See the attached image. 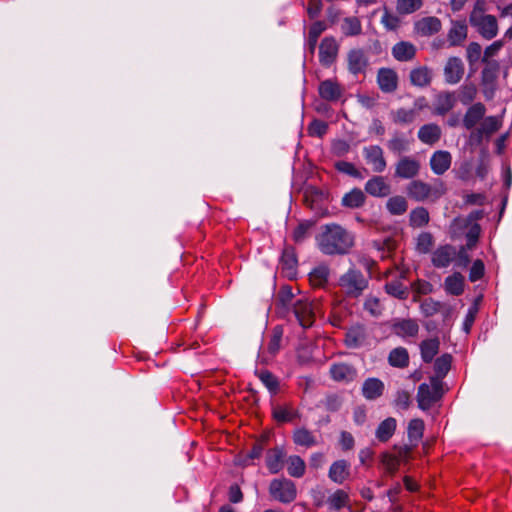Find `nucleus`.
Wrapping results in <instances>:
<instances>
[{
    "mask_svg": "<svg viewBox=\"0 0 512 512\" xmlns=\"http://www.w3.org/2000/svg\"><path fill=\"white\" fill-rule=\"evenodd\" d=\"M319 250L325 255H344L354 245V235L344 227L332 223L321 227L316 236Z\"/></svg>",
    "mask_w": 512,
    "mask_h": 512,
    "instance_id": "f257e3e1",
    "label": "nucleus"
},
{
    "mask_svg": "<svg viewBox=\"0 0 512 512\" xmlns=\"http://www.w3.org/2000/svg\"><path fill=\"white\" fill-rule=\"evenodd\" d=\"M338 286L346 297L358 298L368 287V280L360 270L350 268L340 276Z\"/></svg>",
    "mask_w": 512,
    "mask_h": 512,
    "instance_id": "f03ea898",
    "label": "nucleus"
},
{
    "mask_svg": "<svg viewBox=\"0 0 512 512\" xmlns=\"http://www.w3.org/2000/svg\"><path fill=\"white\" fill-rule=\"evenodd\" d=\"M443 395L442 382L432 378L430 384L422 383L418 387L417 402L421 410L430 409Z\"/></svg>",
    "mask_w": 512,
    "mask_h": 512,
    "instance_id": "7ed1b4c3",
    "label": "nucleus"
},
{
    "mask_svg": "<svg viewBox=\"0 0 512 512\" xmlns=\"http://www.w3.org/2000/svg\"><path fill=\"white\" fill-rule=\"evenodd\" d=\"M270 495L281 503H291L297 496L295 484L286 478L274 479L269 486Z\"/></svg>",
    "mask_w": 512,
    "mask_h": 512,
    "instance_id": "20e7f679",
    "label": "nucleus"
},
{
    "mask_svg": "<svg viewBox=\"0 0 512 512\" xmlns=\"http://www.w3.org/2000/svg\"><path fill=\"white\" fill-rule=\"evenodd\" d=\"M293 313L303 328H309L315 321L314 304L305 296L295 299Z\"/></svg>",
    "mask_w": 512,
    "mask_h": 512,
    "instance_id": "39448f33",
    "label": "nucleus"
},
{
    "mask_svg": "<svg viewBox=\"0 0 512 512\" xmlns=\"http://www.w3.org/2000/svg\"><path fill=\"white\" fill-rule=\"evenodd\" d=\"M421 163L412 156H402L395 164L394 177L399 179H414L420 173Z\"/></svg>",
    "mask_w": 512,
    "mask_h": 512,
    "instance_id": "423d86ee",
    "label": "nucleus"
},
{
    "mask_svg": "<svg viewBox=\"0 0 512 512\" xmlns=\"http://www.w3.org/2000/svg\"><path fill=\"white\" fill-rule=\"evenodd\" d=\"M501 124V120L497 116L484 117L480 125L471 132L470 138L478 143L483 139H489L500 129Z\"/></svg>",
    "mask_w": 512,
    "mask_h": 512,
    "instance_id": "0eeeda50",
    "label": "nucleus"
},
{
    "mask_svg": "<svg viewBox=\"0 0 512 512\" xmlns=\"http://www.w3.org/2000/svg\"><path fill=\"white\" fill-rule=\"evenodd\" d=\"M346 60L348 71L355 76L364 74L369 66L368 56L361 48L350 49Z\"/></svg>",
    "mask_w": 512,
    "mask_h": 512,
    "instance_id": "6e6552de",
    "label": "nucleus"
},
{
    "mask_svg": "<svg viewBox=\"0 0 512 512\" xmlns=\"http://www.w3.org/2000/svg\"><path fill=\"white\" fill-rule=\"evenodd\" d=\"M366 163L375 173H382L387 167L384 151L379 145L365 146L362 150Z\"/></svg>",
    "mask_w": 512,
    "mask_h": 512,
    "instance_id": "1a4fd4ad",
    "label": "nucleus"
},
{
    "mask_svg": "<svg viewBox=\"0 0 512 512\" xmlns=\"http://www.w3.org/2000/svg\"><path fill=\"white\" fill-rule=\"evenodd\" d=\"M471 26L485 39L491 40L498 34L497 19L493 15L480 16L469 21Z\"/></svg>",
    "mask_w": 512,
    "mask_h": 512,
    "instance_id": "9d476101",
    "label": "nucleus"
},
{
    "mask_svg": "<svg viewBox=\"0 0 512 512\" xmlns=\"http://www.w3.org/2000/svg\"><path fill=\"white\" fill-rule=\"evenodd\" d=\"M425 107V99L423 97L414 101V107L411 109L399 108L391 111V119L394 123L404 125L413 123L419 112Z\"/></svg>",
    "mask_w": 512,
    "mask_h": 512,
    "instance_id": "9b49d317",
    "label": "nucleus"
},
{
    "mask_svg": "<svg viewBox=\"0 0 512 512\" xmlns=\"http://www.w3.org/2000/svg\"><path fill=\"white\" fill-rule=\"evenodd\" d=\"M338 52L339 44L334 37L329 36L323 38L319 45L320 63L325 67L331 66L335 62Z\"/></svg>",
    "mask_w": 512,
    "mask_h": 512,
    "instance_id": "f8f14e48",
    "label": "nucleus"
},
{
    "mask_svg": "<svg viewBox=\"0 0 512 512\" xmlns=\"http://www.w3.org/2000/svg\"><path fill=\"white\" fill-rule=\"evenodd\" d=\"M486 114V107L483 103L477 102L471 105L464 114L462 124L465 129L471 132L477 128L476 125L482 122Z\"/></svg>",
    "mask_w": 512,
    "mask_h": 512,
    "instance_id": "ddd939ff",
    "label": "nucleus"
},
{
    "mask_svg": "<svg viewBox=\"0 0 512 512\" xmlns=\"http://www.w3.org/2000/svg\"><path fill=\"white\" fill-rule=\"evenodd\" d=\"M463 61L458 57H450L444 67V78L446 83L454 85L461 81L464 75Z\"/></svg>",
    "mask_w": 512,
    "mask_h": 512,
    "instance_id": "4468645a",
    "label": "nucleus"
},
{
    "mask_svg": "<svg viewBox=\"0 0 512 512\" xmlns=\"http://www.w3.org/2000/svg\"><path fill=\"white\" fill-rule=\"evenodd\" d=\"M456 257V249L452 245L446 244L439 246L432 253V264L436 268H446Z\"/></svg>",
    "mask_w": 512,
    "mask_h": 512,
    "instance_id": "2eb2a0df",
    "label": "nucleus"
},
{
    "mask_svg": "<svg viewBox=\"0 0 512 512\" xmlns=\"http://www.w3.org/2000/svg\"><path fill=\"white\" fill-rule=\"evenodd\" d=\"M456 96L453 92H440L435 96L433 103V113L444 116L456 105Z\"/></svg>",
    "mask_w": 512,
    "mask_h": 512,
    "instance_id": "dca6fc26",
    "label": "nucleus"
},
{
    "mask_svg": "<svg viewBox=\"0 0 512 512\" xmlns=\"http://www.w3.org/2000/svg\"><path fill=\"white\" fill-rule=\"evenodd\" d=\"M377 83L382 92L392 93L398 86V75L391 68H380L377 73Z\"/></svg>",
    "mask_w": 512,
    "mask_h": 512,
    "instance_id": "f3484780",
    "label": "nucleus"
},
{
    "mask_svg": "<svg viewBox=\"0 0 512 512\" xmlns=\"http://www.w3.org/2000/svg\"><path fill=\"white\" fill-rule=\"evenodd\" d=\"M408 196L418 202L427 200L433 194L432 187L421 180L411 181L406 188Z\"/></svg>",
    "mask_w": 512,
    "mask_h": 512,
    "instance_id": "a211bd4d",
    "label": "nucleus"
},
{
    "mask_svg": "<svg viewBox=\"0 0 512 512\" xmlns=\"http://www.w3.org/2000/svg\"><path fill=\"white\" fill-rule=\"evenodd\" d=\"M365 192L373 197L383 198L391 193V187L382 176H373L365 184Z\"/></svg>",
    "mask_w": 512,
    "mask_h": 512,
    "instance_id": "6ab92c4d",
    "label": "nucleus"
},
{
    "mask_svg": "<svg viewBox=\"0 0 512 512\" xmlns=\"http://www.w3.org/2000/svg\"><path fill=\"white\" fill-rule=\"evenodd\" d=\"M319 95L322 99L329 102L338 101L343 95V89L336 81L327 79L319 84Z\"/></svg>",
    "mask_w": 512,
    "mask_h": 512,
    "instance_id": "aec40b11",
    "label": "nucleus"
},
{
    "mask_svg": "<svg viewBox=\"0 0 512 512\" xmlns=\"http://www.w3.org/2000/svg\"><path fill=\"white\" fill-rule=\"evenodd\" d=\"M330 375L335 381L348 383L356 378L357 371L350 364L336 363L331 366Z\"/></svg>",
    "mask_w": 512,
    "mask_h": 512,
    "instance_id": "412c9836",
    "label": "nucleus"
},
{
    "mask_svg": "<svg viewBox=\"0 0 512 512\" xmlns=\"http://www.w3.org/2000/svg\"><path fill=\"white\" fill-rule=\"evenodd\" d=\"M452 157L448 151L438 150L430 158V167L434 174L442 175L451 166Z\"/></svg>",
    "mask_w": 512,
    "mask_h": 512,
    "instance_id": "4be33fe9",
    "label": "nucleus"
},
{
    "mask_svg": "<svg viewBox=\"0 0 512 512\" xmlns=\"http://www.w3.org/2000/svg\"><path fill=\"white\" fill-rule=\"evenodd\" d=\"M350 465L346 460H337L329 468L328 477L336 484L344 483L350 476Z\"/></svg>",
    "mask_w": 512,
    "mask_h": 512,
    "instance_id": "5701e85b",
    "label": "nucleus"
},
{
    "mask_svg": "<svg viewBox=\"0 0 512 512\" xmlns=\"http://www.w3.org/2000/svg\"><path fill=\"white\" fill-rule=\"evenodd\" d=\"M297 258L295 251L292 247H286L283 250L280 265L282 272L289 278H293L297 273Z\"/></svg>",
    "mask_w": 512,
    "mask_h": 512,
    "instance_id": "b1692460",
    "label": "nucleus"
},
{
    "mask_svg": "<svg viewBox=\"0 0 512 512\" xmlns=\"http://www.w3.org/2000/svg\"><path fill=\"white\" fill-rule=\"evenodd\" d=\"M392 329L399 337H415L418 334L419 325L413 319H400L393 323Z\"/></svg>",
    "mask_w": 512,
    "mask_h": 512,
    "instance_id": "393cba45",
    "label": "nucleus"
},
{
    "mask_svg": "<svg viewBox=\"0 0 512 512\" xmlns=\"http://www.w3.org/2000/svg\"><path fill=\"white\" fill-rule=\"evenodd\" d=\"M286 452L282 447L270 449L266 454V465L270 473L276 474L282 470Z\"/></svg>",
    "mask_w": 512,
    "mask_h": 512,
    "instance_id": "a878e982",
    "label": "nucleus"
},
{
    "mask_svg": "<svg viewBox=\"0 0 512 512\" xmlns=\"http://www.w3.org/2000/svg\"><path fill=\"white\" fill-rule=\"evenodd\" d=\"M441 128L435 123L425 124L418 131L419 140L427 145H434L441 137Z\"/></svg>",
    "mask_w": 512,
    "mask_h": 512,
    "instance_id": "bb28decb",
    "label": "nucleus"
},
{
    "mask_svg": "<svg viewBox=\"0 0 512 512\" xmlns=\"http://www.w3.org/2000/svg\"><path fill=\"white\" fill-rule=\"evenodd\" d=\"M366 341V329L362 325L350 327L345 335V344L349 348H359Z\"/></svg>",
    "mask_w": 512,
    "mask_h": 512,
    "instance_id": "cd10ccee",
    "label": "nucleus"
},
{
    "mask_svg": "<svg viewBox=\"0 0 512 512\" xmlns=\"http://www.w3.org/2000/svg\"><path fill=\"white\" fill-rule=\"evenodd\" d=\"M392 55L398 61L407 62L415 57L416 47L410 42L400 41L393 46Z\"/></svg>",
    "mask_w": 512,
    "mask_h": 512,
    "instance_id": "c85d7f7f",
    "label": "nucleus"
},
{
    "mask_svg": "<svg viewBox=\"0 0 512 512\" xmlns=\"http://www.w3.org/2000/svg\"><path fill=\"white\" fill-rule=\"evenodd\" d=\"M384 391V383L378 378H368L362 385V394L367 400L379 398Z\"/></svg>",
    "mask_w": 512,
    "mask_h": 512,
    "instance_id": "c756f323",
    "label": "nucleus"
},
{
    "mask_svg": "<svg viewBox=\"0 0 512 512\" xmlns=\"http://www.w3.org/2000/svg\"><path fill=\"white\" fill-rule=\"evenodd\" d=\"M410 81L417 87H426L432 81V71L426 66L414 68L410 72Z\"/></svg>",
    "mask_w": 512,
    "mask_h": 512,
    "instance_id": "7c9ffc66",
    "label": "nucleus"
},
{
    "mask_svg": "<svg viewBox=\"0 0 512 512\" xmlns=\"http://www.w3.org/2000/svg\"><path fill=\"white\" fill-rule=\"evenodd\" d=\"M415 26L420 34L430 36L440 31L441 21L436 17H425L419 20Z\"/></svg>",
    "mask_w": 512,
    "mask_h": 512,
    "instance_id": "2f4dec72",
    "label": "nucleus"
},
{
    "mask_svg": "<svg viewBox=\"0 0 512 512\" xmlns=\"http://www.w3.org/2000/svg\"><path fill=\"white\" fill-rule=\"evenodd\" d=\"M340 29L344 36L354 37L362 33V24L358 17L349 16L342 20Z\"/></svg>",
    "mask_w": 512,
    "mask_h": 512,
    "instance_id": "473e14b6",
    "label": "nucleus"
},
{
    "mask_svg": "<svg viewBox=\"0 0 512 512\" xmlns=\"http://www.w3.org/2000/svg\"><path fill=\"white\" fill-rule=\"evenodd\" d=\"M396 430V420L388 417L383 420L377 427L375 435L380 442H387Z\"/></svg>",
    "mask_w": 512,
    "mask_h": 512,
    "instance_id": "72a5a7b5",
    "label": "nucleus"
},
{
    "mask_svg": "<svg viewBox=\"0 0 512 512\" xmlns=\"http://www.w3.org/2000/svg\"><path fill=\"white\" fill-rule=\"evenodd\" d=\"M329 275V267L325 264H320L309 273V280L314 287H324L328 282Z\"/></svg>",
    "mask_w": 512,
    "mask_h": 512,
    "instance_id": "f704fd0d",
    "label": "nucleus"
},
{
    "mask_svg": "<svg viewBox=\"0 0 512 512\" xmlns=\"http://www.w3.org/2000/svg\"><path fill=\"white\" fill-rule=\"evenodd\" d=\"M444 287L451 295H461L464 291V277L460 273L455 272L445 279Z\"/></svg>",
    "mask_w": 512,
    "mask_h": 512,
    "instance_id": "c9c22d12",
    "label": "nucleus"
},
{
    "mask_svg": "<svg viewBox=\"0 0 512 512\" xmlns=\"http://www.w3.org/2000/svg\"><path fill=\"white\" fill-rule=\"evenodd\" d=\"M440 342L437 338L424 340L420 344L421 357L426 363H430L439 351Z\"/></svg>",
    "mask_w": 512,
    "mask_h": 512,
    "instance_id": "e433bc0d",
    "label": "nucleus"
},
{
    "mask_svg": "<svg viewBox=\"0 0 512 512\" xmlns=\"http://www.w3.org/2000/svg\"><path fill=\"white\" fill-rule=\"evenodd\" d=\"M388 362L391 366L405 368L409 364V355L404 347H397L390 351Z\"/></svg>",
    "mask_w": 512,
    "mask_h": 512,
    "instance_id": "4c0bfd02",
    "label": "nucleus"
},
{
    "mask_svg": "<svg viewBox=\"0 0 512 512\" xmlns=\"http://www.w3.org/2000/svg\"><path fill=\"white\" fill-rule=\"evenodd\" d=\"M365 194L358 188L352 189L342 198V205L348 208H359L365 203Z\"/></svg>",
    "mask_w": 512,
    "mask_h": 512,
    "instance_id": "58836bf2",
    "label": "nucleus"
},
{
    "mask_svg": "<svg viewBox=\"0 0 512 512\" xmlns=\"http://www.w3.org/2000/svg\"><path fill=\"white\" fill-rule=\"evenodd\" d=\"M293 441L296 445L306 448L316 445V437L306 428H298L293 433Z\"/></svg>",
    "mask_w": 512,
    "mask_h": 512,
    "instance_id": "ea45409f",
    "label": "nucleus"
},
{
    "mask_svg": "<svg viewBox=\"0 0 512 512\" xmlns=\"http://www.w3.org/2000/svg\"><path fill=\"white\" fill-rule=\"evenodd\" d=\"M349 501V494L342 489L336 490L327 498V504L329 505V508L335 511L346 507Z\"/></svg>",
    "mask_w": 512,
    "mask_h": 512,
    "instance_id": "a19ab883",
    "label": "nucleus"
},
{
    "mask_svg": "<svg viewBox=\"0 0 512 512\" xmlns=\"http://www.w3.org/2000/svg\"><path fill=\"white\" fill-rule=\"evenodd\" d=\"M287 471L288 474L295 478H300L304 475L306 464L304 460L298 455H291L287 458Z\"/></svg>",
    "mask_w": 512,
    "mask_h": 512,
    "instance_id": "79ce46f5",
    "label": "nucleus"
},
{
    "mask_svg": "<svg viewBox=\"0 0 512 512\" xmlns=\"http://www.w3.org/2000/svg\"><path fill=\"white\" fill-rule=\"evenodd\" d=\"M429 212L424 207H417L410 212L409 223L414 228H421L429 223Z\"/></svg>",
    "mask_w": 512,
    "mask_h": 512,
    "instance_id": "37998d69",
    "label": "nucleus"
},
{
    "mask_svg": "<svg viewBox=\"0 0 512 512\" xmlns=\"http://www.w3.org/2000/svg\"><path fill=\"white\" fill-rule=\"evenodd\" d=\"M424 422L421 419H412L408 424L407 436L412 445H416L422 438Z\"/></svg>",
    "mask_w": 512,
    "mask_h": 512,
    "instance_id": "c03bdc74",
    "label": "nucleus"
},
{
    "mask_svg": "<svg viewBox=\"0 0 512 512\" xmlns=\"http://www.w3.org/2000/svg\"><path fill=\"white\" fill-rule=\"evenodd\" d=\"M386 208L392 215H402L407 211L408 203L403 196L397 195L387 200Z\"/></svg>",
    "mask_w": 512,
    "mask_h": 512,
    "instance_id": "a18cd8bd",
    "label": "nucleus"
},
{
    "mask_svg": "<svg viewBox=\"0 0 512 512\" xmlns=\"http://www.w3.org/2000/svg\"><path fill=\"white\" fill-rule=\"evenodd\" d=\"M467 37V26L464 23H455L448 34V40L452 46L459 45Z\"/></svg>",
    "mask_w": 512,
    "mask_h": 512,
    "instance_id": "49530a36",
    "label": "nucleus"
},
{
    "mask_svg": "<svg viewBox=\"0 0 512 512\" xmlns=\"http://www.w3.org/2000/svg\"><path fill=\"white\" fill-rule=\"evenodd\" d=\"M385 291L387 294L401 300L406 299L409 295L408 288L405 285H403L399 280L387 282L385 284Z\"/></svg>",
    "mask_w": 512,
    "mask_h": 512,
    "instance_id": "de8ad7c7",
    "label": "nucleus"
},
{
    "mask_svg": "<svg viewBox=\"0 0 512 512\" xmlns=\"http://www.w3.org/2000/svg\"><path fill=\"white\" fill-rule=\"evenodd\" d=\"M298 416L297 411L290 406H275L273 408V417L278 422H290Z\"/></svg>",
    "mask_w": 512,
    "mask_h": 512,
    "instance_id": "09e8293b",
    "label": "nucleus"
},
{
    "mask_svg": "<svg viewBox=\"0 0 512 512\" xmlns=\"http://www.w3.org/2000/svg\"><path fill=\"white\" fill-rule=\"evenodd\" d=\"M483 216V212L480 210H476L471 212L467 217H458L453 220L452 228L453 229H464L468 228L472 224H474L477 220L481 219Z\"/></svg>",
    "mask_w": 512,
    "mask_h": 512,
    "instance_id": "8fccbe9b",
    "label": "nucleus"
},
{
    "mask_svg": "<svg viewBox=\"0 0 512 512\" xmlns=\"http://www.w3.org/2000/svg\"><path fill=\"white\" fill-rule=\"evenodd\" d=\"M452 356L450 354H443L435 360L434 370L437 374V379H441L449 372L451 368Z\"/></svg>",
    "mask_w": 512,
    "mask_h": 512,
    "instance_id": "3c124183",
    "label": "nucleus"
},
{
    "mask_svg": "<svg viewBox=\"0 0 512 512\" xmlns=\"http://www.w3.org/2000/svg\"><path fill=\"white\" fill-rule=\"evenodd\" d=\"M434 244V239L431 233L422 232L416 240V250L419 253L427 254L431 251Z\"/></svg>",
    "mask_w": 512,
    "mask_h": 512,
    "instance_id": "603ef678",
    "label": "nucleus"
},
{
    "mask_svg": "<svg viewBox=\"0 0 512 512\" xmlns=\"http://www.w3.org/2000/svg\"><path fill=\"white\" fill-rule=\"evenodd\" d=\"M381 464H382L385 472L388 475L393 476L399 468L400 460L398 457H396L392 454L383 453L381 455Z\"/></svg>",
    "mask_w": 512,
    "mask_h": 512,
    "instance_id": "864d4df0",
    "label": "nucleus"
},
{
    "mask_svg": "<svg viewBox=\"0 0 512 512\" xmlns=\"http://www.w3.org/2000/svg\"><path fill=\"white\" fill-rule=\"evenodd\" d=\"M364 310L373 317L382 315L384 307L377 297L368 296L364 301Z\"/></svg>",
    "mask_w": 512,
    "mask_h": 512,
    "instance_id": "5fc2aeb1",
    "label": "nucleus"
},
{
    "mask_svg": "<svg viewBox=\"0 0 512 512\" xmlns=\"http://www.w3.org/2000/svg\"><path fill=\"white\" fill-rule=\"evenodd\" d=\"M283 336V329L280 326H276L272 330V334L268 343V352L271 355H275L279 352L281 347V340Z\"/></svg>",
    "mask_w": 512,
    "mask_h": 512,
    "instance_id": "6e6d98bb",
    "label": "nucleus"
},
{
    "mask_svg": "<svg viewBox=\"0 0 512 512\" xmlns=\"http://www.w3.org/2000/svg\"><path fill=\"white\" fill-rule=\"evenodd\" d=\"M335 168L344 174H347L351 177L357 178V179H363L364 176L360 170H358L355 165L351 162L347 161H338L335 164Z\"/></svg>",
    "mask_w": 512,
    "mask_h": 512,
    "instance_id": "4d7b16f0",
    "label": "nucleus"
},
{
    "mask_svg": "<svg viewBox=\"0 0 512 512\" xmlns=\"http://www.w3.org/2000/svg\"><path fill=\"white\" fill-rule=\"evenodd\" d=\"M422 6V0H397V10L400 14H411Z\"/></svg>",
    "mask_w": 512,
    "mask_h": 512,
    "instance_id": "13d9d810",
    "label": "nucleus"
},
{
    "mask_svg": "<svg viewBox=\"0 0 512 512\" xmlns=\"http://www.w3.org/2000/svg\"><path fill=\"white\" fill-rule=\"evenodd\" d=\"M258 377L271 393H276L279 383L277 378L271 372L267 370L261 371L258 373Z\"/></svg>",
    "mask_w": 512,
    "mask_h": 512,
    "instance_id": "bf43d9fd",
    "label": "nucleus"
},
{
    "mask_svg": "<svg viewBox=\"0 0 512 512\" xmlns=\"http://www.w3.org/2000/svg\"><path fill=\"white\" fill-rule=\"evenodd\" d=\"M277 301L281 304L283 308L293 306L295 300L292 288L289 286L282 287L278 293Z\"/></svg>",
    "mask_w": 512,
    "mask_h": 512,
    "instance_id": "052dcab7",
    "label": "nucleus"
},
{
    "mask_svg": "<svg viewBox=\"0 0 512 512\" xmlns=\"http://www.w3.org/2000/svg\"><path fill=\"white\" fill-rule=\"evenodd\" d=\"M328 130V124L321 120H313L308 126L310 136L323 137Z\"/></svg>",
    "mask_w": 512,
    "mask_h": 512,
    "instance_id": "680f3d73",
    "label": "nucleus"
},
{
    "mask_svg": "<svg viewBox=\"0 0 512 512\" xmlns=\"http://www.w3.org/2000/svg\"><path fill=\"white\" fill-rule=\"evenodd\" d=\"M332 153L337 157H343L350 151V144L343 139H337L332 142Z\"/></svg>",
    "mask_w": 512,
    "mask_h": 512,
    "instance_id": "e2e57ef3",
    "label": "nucleus"
},
{
    "mask_svg": "<svg viewBox=\"0 0 512 512\" xmlns=\"http://www.w3.org/2000/svg\"><path fill=\"white\" fill-rule=\"evenodd\" d=\"M387 146L392 152H403L408 150L409 144L406 139L395 136L388 141Z\"/></svg>",
    "mask_w": 512,
    "mask_h": 512,
    "instance_id": "0e129e2a",
    "label": "nucleus"
},
{
    "mask_svg": "<svg viewBox=\"0 0 512 512\" xmlns=\"http://www.w3.org/2000/svg\"><path fill=\"white\" fill-rule=\"evenodd\" d=\"M479 235L480 226L477 223H474L471 226H469V231L466 234L467 243L465 247L467 249H472L476 245Z\"/></svg>",
    "mask_w": 512,
    "mask_h": 512,
    "instance_id": "69168bd1",
    "label": "nucleus"
},
{
    "mask_svg": "<svg viewBox=\"0 0 512 512\" xmlns=\"http://www.w3.org/2000/svg\"><path fill=\"white\" fill-rule=\"evenodd\" d=\"M484 263L481 260H475L470 268L469 280L476 282L481 279L484 275Z\"/></svg>",
    "mask_w": 512,
    "mask_h": 512,
    "instance_id": "338daca9",
    "label": "nucleus"
},
{
    "mask_svg": "<svg viewBox=\"0 0 512 512\" xmlns=\"http://www.w3.org/2000/svg\"><path fill=\"white\" fill-rule=\"evenodd\" d=\"M421 311L422 313L429 317L436 314L440 309V303L436 302L432 299H426L421 303Z\"/></svg>",
    "mask_w": 512,
    "mask_h": 512,
    "instance_id": "774afa93",
    "label": "nucleus"
}]
</instances>
